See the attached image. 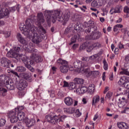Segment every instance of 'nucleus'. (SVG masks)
<instances>
[{"instance_id": "f257e3e1", "label": "nucleus", "mask_w": 129, "mask_h": 129, "mask_svg": "<svg viewBox=\"0 0 129 129\" xmlns=\"http://www.w3.org/2000/svg\"><path fill=\"white\" fill-rule=\"evenodd\" d=\"M25 24L21 25L20 29L22 31V34L26 36L27 38L31 39L32 38V42L34 44H39L42 42V37L40 34L35 33L36 31V27L33 24V20L28 18L25 22Z\"/></svg>"}, {"instance_id": "f03ea898", "label": "nucleus", "mask_w": 129, "mask_h": 129, "mask_svg": "<svg viewBox=\"0 0 129 129\" xmlns=\"http://www.w3.org/2000/svg\"><path fill=\"white\" fill-rule=\"evenodd\" d=\"M44 16H45L46 22L47 24H50L52 21L53 24L56 23V21H58L60 23L62 22H67L70 18V13H66L64 15L62 16L61 11L55 10L54 12L46 10L44 12Z\"/></svg>"}, {"instance_id": "7ed1b4c3", "label": "nucleus", "mask_w": 129, "mask_h": 129, "mask_svg": "<svg viewBox=\"0 0 129 129\" xmlns=\"http://www.w3.org/2000/svg\"><path fill=\"white\" fill-rule=\"evenodd\" d=\"M85 28V32L86 34H89L90 32H92V35L97 32V27L95 26V23L92 20H90L88 22H85L84 23Z\"/></svg>"}, {"instance_id": "20e7f679", "label": "nucleus", "mask_w": 129, "mask_h": 129, "mask_svg": "<svg viewBox=\"0 0 129 129\" xmlns=\"http://www.w3.org/2000/svg\"><path fill=\"white\" fill-rule=\"evenodd\" d=\"M21 51V47L19 46L14 47L12 49H11L8 52L6 56L8 58H14V59H16L18 60L19 59V52Z\"/></svg>"}, {"instance_id": "39448f33", "label": "nucleus", "mask_w": 129, "mask_h": 129, "mask_svg": "<svg viewBox=\"0 0 129 129\" xmlns=\"http://www.w3.org/2000/svg\"><path fill=\"white\" fill-rule=\"evenodd\" d=\"M56 63L59 65H61L60 67V70L62 73H67L69 70V67L68 66V61L59 58L57 60Z\"/></svg>"}, {"instance_id": "423d86ee", "label": "nucleus", "mask_w": 129, "mask_h": 129, "mask_svg": "<svg viewBox=\"0 0 129 129\" xmlns=\"http://www.w3.org/2000/svg\"><path fill=\"white\" fill-rule=\"evenodd\" d=\"M21 60L25 64V67L28 68V69H29L31 72H35V69L31 66V65L34 64V61H33L32 59L27 58L26 57H23L21 58Z\"/></svg>"}, {"instance_id": "0eeeda50", "label": "nucleus", "mask_w": 129, "mask_h": 129, "mask_svg": "<svg viewBox=\"0 0 129 129\" xmlns=\"http://www.w3.org/2000/svg\"><path fill=\"white\" fill-rule=\"evenodd\" d=\"M28 87V82L26 81V80H21L19 82L18 89L20 90L19 92V94L21 96H24L25 95V92H24L23 90Z\"/></svg>"}, {"instance_id": "6e6552de", "label": "nucleus", "mask_w": 129, "mask_h": 129, "mask_svg": "<svg viewBox=\"0 0 129 129\" xmlns=\"http://www.w3.org/2000/svg\"><path fill=\"white\" fill-rule=\"evenodd\" d=\"M12 63V60L7 57H3L0 59V66L4 68H10V64Z\"/></svg>"}, {"instance_id": "1a4fd4ad", "label": "nucleus", "mask_w": 129, "mask_h": 129, "mask_svg": "<svg viewBox=\"0 0 129 129\" xmlns=\"http://www.w3.org/2000/svg\"><path fill=\"white\" fill-rule=\"evenodd\" d=\"M4 86H5L7 89H9V90H14V89H15V83L12 80H8L5 82L2 87H4Z\"/></svg>"}, {"instance_id": "9d476101", "label": "nucleus", "mask_w": 129, "mask_h": 129, "mask_svg": "<svg viewBox=\"0 0 129 129\" xmlns=\"http://www.w3.org/2000/svg\"><path fill=\"white\" fill-rule=\"evenodd\" d=\"M10 15V11L7 8H3L2 6L0 5V19H3L7 16Z\"/></svg>"}, {"instance_id": "9b49d317", "label": "nucleus", "mask_w": 129, "mask_h": 129, "mask_svg": "<svg viewBox=\"0 0 129 129\" xmlns=\"http://www.w3.org/2000/svg\"><path fill=\"white\" fill-rule=\"evenodd\" d=\"M29 127L33 126L36 123V120L34 119H29L25 118V122Z\"/></svg>"}, {"instance_id": "f8f14e48", "label": "nucleus", "mask_w": 129, "mask_h": 129, "mask_svg": "<svg viewBox=\"0 0 129 129\" xmlns=\"http://www.w3.org/2000/svg\"><path fill=\"white\" fill-rule=\"evenodd\" d=\"M37 22L38 25H41L45 23V18L42 13H38L37 14Z\"/></svg>"}, {"instance_id": "ddd939ff", "label": "nucleus", "mask_w": 129, "mask_h": 129, "mask_svg": "<svg viewBox=\"0 0 129 129\" xmlns=\"http://www.w3.org/2000/svg\"><path fill=\"white\" fill-rule=\"evenodd\" d=\"M32 59L36 62V63H40L43 61V58L41 56H39L38 54L33 53L32 56Z\"/></svg>"}, {"instance_id": "4468645a", "label": "nucleus", "mask_w": 129, "mask_h": 129, "mask_svg": "<svg viewBox=\"0 0 129 129\" xmlns=\"http://www.w3.org/2000/svg\"><path fill=\"white\" fill-rule=\"evenodd\" d=\"M101 32L99 31H97L95 32L94 34L90 35V39H92V40H97L99 39L100 37H101Z\"/></svg>"}, {"instance_id": "2eb2a0df", "label": "nucleus", "mask_w": 129, "mask_h": 129, "mask_svg": "<svg viewBox=\"0 0 129 129\" xmlns=\"http://www.w3.org/2000/svg\"><path fill=\"white\" fill-rule=\"evenodd\" d=\"M74 102V101L73 100V99L70 97H68L64 98V103L68 106L73 105Z\"/></svg>"}, {"instance_id": "dca6fc26", "label": "nucleus", "mask_w": 129, "mask_h": 129, "mask_svg": "<svg viewBox=\"0 0 129 129\" xmlns=\"http://www.w3.org/2000/svg\"><path fill=\"white\" fill-rule=\"evenodd\" d=\"M25 115L26 114L24 112L20 111L17 112V117L20 121L23 120L25 122V119L27 118Z\"/></svg>"}, {"instance_id": "f3484780", "label": "nucleus", "mask_w": 129, "mask_h": 129, "mask_svg": "<svg viewBox=\"0 0 129 129\" xmlns=\"http://www.w3.org/2000/svg\"><path fill=\"white\" fill-rule=\"evenodd\" d=\"M74 29L77 32H81L83 29V25L80 23H77L74 25Z\"/></svg>"}, {"instance_id": "a211bd4d", "label": "nucleus", "mask_w": 129, "mask_h": 129, "mask_svg": "<svg viewBox=\"0 0 129 129\" xmlns=\"http://www.w3.org/2000/svg\"><path fill=\"white\" fill-rule=\"evenodd\" d=\"M6 77H7V75L5 74L0 75V87L3 86L4 83L8 81V80H6Z\"/></svg>"}, {"instance_id": "6ab92c4d", "label": "nucleus", "mask_w": 129, "mask_h": 129, "mask_svg": "<svg viewBox=\"0 0 129 129\" xmlns=\"http://www.w3.org/2000/svg\"><path fill=\"white\" fill-rule=\"evenodd\" d=\"M100 47H101V45L99 43H95L92 45H91V47L88 48L87 51L88 52H91L93 50V48H100Z\"/></svg>"}, {"instance_id": "aec40b11", "label": "nucleus", "mask_w": 129, "mask_h": 129, "mask_svg": "<svg viewBox=\"0 0 129 129\" xmlns=\"http://www.w3.org/2000/svg\"><path fill=\"white\" fill-rule=\"evenodd\" d=\"M17 113H18L17 111H16L15 109H14V110H12L9 112L8 116L10 118H12V117H14L18 116V114H17Z\"/></svg>"}, {"instance_id": "412c9836", "label": "nucleus", "mask_w": 129, "mask_h": 129, "mask_svg": "<svg viewBox=\"0 0 129 129\" xmlns=\"http://www.w3.org/2000/svg\"><path fill=\"white\" fill-rule=\"evenodd\" d=\"M117 125L120 129L128 128V124L124 122L117 123Z\"/></svg>"}, {"instance_id": "4be33fe9", "label": "nucleus", "mask_w": 129, "mask_h": 129, "mask_svg": "<svg viewBox=\"0 0 129 129\" xmlns=\"http://www.w3.org/2000/svg\"><path fill=\"white\" fill-rule=\"evenodd\" d=\"M92 7H97L99 8L101 6V0H94L91 3Z\"/></svg>"}, {"instance_id": "5701e85b", "label": "nucleus", "mask_w": 129, "mask_h": 129, "mask_svg": "<svg viewBox=\"0 0 129 129\" xmlns=\"http://www.w3.org/2000/svg\"><path fill=\"white\" fill-rule=\"evenodd\" d=\"M17 38L20 42V43H21V44H26V40H25V38L22 36V35L20 33H18L17 35Z\"/></svg>"}, {"instance_id": "b1692460", "label": "nucleus", "mask_w": 129, "mask_h": 129, "mask_svg": "<svg viewBox=\"0 0 129 129\" xmlns=\"http://www.w3.org/2000/svg\"><path fill=\"white\" fill-rule=\"evenodd\" d=\"M80 35L79 34L76 35L74 36H73L71 38V41L69 43V45H72V44H74V43H76V40L77 39H80Z\"/></svg>"}, {"instance_id": "393cba45", "label": "nucleus", "mask_w": 129, "mask_h": 129, "mask_svg": "<svg viewBox=\"0 0 129 129\" xmlns=\"http://www.w3.org/2000/svg\"><path fill=\"white\" fill-rule=\"evenodd\" d=\"M126 81H125V78L124 77H121L119 81L118 82V84L121 85V86H124L125 87V84Z\"/></svg>"}, {"instance_id": "a878e982", "label": "nucleus", "mask_w": 129, "mask_h": 129, "mask_svg": "<svg viewBox=\"0 0 129 129\" xmlns=\"http://www.w3.org/2000/svg\"><path fill=\"white\" fill-rule=\"evenodd\" d=\"M59 118H60L59 117H58V115H55L51 118V122L50 123H52V124H55V123H57L58 121H59Z\"/></svg>"}, {"instance_id": "bb28decb", "label": "nucleus", "mask_w": 129, "mask_h": 129, "mask_svg": "<svg viewBox=\"0 0 129 129\" xmlns=\"http://www.w3.org/2000/svg\"><path fill=\"white\" fill-rule=\"evenodd\" d=\"M92 61H89V62H88V61L87 62H81V68H85V67H90V65H91V64H92Z\"/></svg>"}, {"instance_id": "cd10ccee", "label": "nucleus", "mask_w": 129, "mask_h": 129, "mask_svg": "<svg viewBox=\"0 0 129 129\" xmlns=\"http://www.w3.org/2000/svg\"><path fill=\"white\" fill-rule=\"evenodd\" d=\"M74 81L76 84H83L84 83V80L79 78H75Z\"/></svg>"}, {"instance_id": "c85d7f7f", "label": "nucleus", "mask_w": 129, "mask_h": 129, "mask_svg": "<svg viewBox=\"0 0 129 129\" xmlns=\"http://www.w3.org/2000/svg\"><path fill=\"white\" fill-rule=\"evenodd\" d=\"M25 80L28 81V82H32L33 79H32V75L29 74H26L24 77Z\"/></svg>"}, {"instance_id": "c756f323", "label": "nucleus", "mask_w": 129, "mask_h": 129, "mask_svg": "<svg viewBox=\"0 0 129 129\" xmlns=\"http://www.w3.org/2000/svg\"><path fill=\"white\" fill-rule=\"evenodd\" d=\"M13 129H25V128L24 126L22 125V122H18L17 125L14 126Z\"/></svg>"}, {"instance_id": "7c9ffc66", "label": "nucleus", "mask_w": 129, "mask_h": 129, "mask_svg": "<svg viewBox=\"0 0 129 129\" xmlns=\"http://www.w3.org/2000/svg\"><path fill=\"white\" fill-rule=\"evenodd\" d=\"M74 66L75 68H77V69L80 68V66H81V61L79 60H76L74 62Z\"/></svg>"}, {"instance_id": "2f4dec72", "label": "nucleus", "mask_w": 129, "mask_h": 129, "mask_svg": "<svg viewBox=\"0 0 129 129\" xmlns=\"http://www.w3.org/2000/svg\"><path fill=\"white\" fill-rule=\"evenodd\" d=\"M16 71L18 72H26V68L23 66L18 67L16 68Z\"/></svg>"}, {"instance_id": "473e14b6", "label": "nucleus", "mask_w": 129, "mask_h": 129, "mask_svg": "<svg viewBox=\"0 0 129 129\" xmlns=\"http://www.w3.org/2000/svg\"><path fill=\"white\" fill-rule=\"evenodd\" d=\"M77 85L75 83H70V85L69 86V89L70 90H73V89H77Z\"/></svg>"}, {"instance_id": "72a5a7b5", "label": "nucleus", "mask_w": 129, "mask_h": 129, "mask_svg": "<svg viewBox=\"0 0 129 129\" xmlns=\"http://www.w3.org/2000/svg\"><path fill=\"white\" fill-rule=\"evenodd\" d=\"M37 30V31H39V32H41V33H43V34H46V30H45V29H44L43 26H42L41 25H39V26Z\"/></svg>"}, {"instance_id": "f704fd0d", "label": "nucleus", "mask_w": 129, "mask_h": 129, "mask_svg": "<svg viewBox=\"0 0 129 129\" xmlns=\"http://www.w3.org/2000/svg\"><path fill=\"white\" fill-rule=\"evenodd\" d=\"M74 109H70L69 108H64V111L67 113H74Z\"/></svg>"}, {"instance_id": "c9c22d12", "label": "nucleus", "mask_w": 129, "mask_h": 129, "mask_svg": "<svg viewBox=\"0 0 129 129\" xmlns=\"http://www.w3.org/2000/svg\"><path fill=\"white\" fill-rule=\"evenodd\" d=\"M18 120V116H15V117L10 118V121L12 123H15V122H17Z\"/></svg>"}, {"instance_id": "e433bc0d", "label": "nucleus", "mask_w": 129, "mask_h": 129, "mask_svg": "<svg viewBox=\"0 0 129 129\" xmlns=\"http://www.w3.org/2000/svg\"><path fill=\"white\" fill-rule=\"evenodd\" d=\"M95 99V102H94V100ZM100 99V98L99 97V96L97 95L96 96V98H93V102H92V105H94L95 103H97L99 101Z\"/></svg>"}, {"instance_id": "4c0bfd02", "label": "nucleus", "mask_w": 129, "mask_h": 129, "mask_svg": "<svg viewBox=\"0 0 129 129\" xmlns=\"http://www.w3.org/2000/svg\"><path fill=\"white\" fill-rule=\"evenodd\" d=\"M121 10V6H117L115 9H114V14L120 13Z\"/></svg>"}, {"instance_id": "58836bf2", "label": "nucleus", "mask_w": 129, "mask_h": 129, "mask_svg": "<svg viewBox=\"0 0 129 129\" xmlns=\"http://www.w3.org/2000/svg\"><path fill=\"white\" fill-rule=\"evenodd\" d=\"M112 92H108L106 95V96H105V98L106 99H111V97H112Z\"/></svg>"}, {"instance_id": "ea45409f", "label": "nucleus", "mask_w": 129, "mask_h": 129, "mask_svg": "<svg viewBox=\"0 0 129 129\" xmlns=\"http://www.w3.org/2000/svg\"><path fill=\"white\" fill-rule=\"evenodd\" d=\"M80 70L82 71V72H83V73L89 74V68H81Z\"/></svg>"}, {"instance_id": "a19ab883", "label": "nucleus", "mask_w": 129, "mask_h": 129, "mask_svg": "<svg viewBox=\"0 0 129 129\" xmlns=\"http://www.w3.org/2000/svg\"><path fill=\"white\" fill-rule=\"evenodd\" d=\"M94 89H95V88H94V85H90V86L88 87V90H89L90 92H94Z\"/></svg>"}, {"instance_id": "79ce46f5", "label": "nucleus", "mask_w": 129, "mask_h": 129, "mask_svg": "<svg viewBox=\"0 0 129 129\" xmlns=\"http://www.w3.org/2000/svg\"><path fill=\"white\" fill-rule=\"evenodd\" d=\"M16 10H17L18 12H19V11H20V8H19V6L12 7L10 9V11H11V12H12V13H14V12H15L16 11Z\"/></svg>"}, {"instance_id": "37998d69", "label": "nucleus", "mask_w": 129, "mask_h": 129, "mask_svg": "<svg viewBox=\"0 0 129 129\" xmlns=\"http://www.w3.org/2000/svg\"><path fill=\"white\" fill-rule=\"evenodd\" d=\"M58 117H59V121H63V120H64V119H65V118H66V117H67V116L65 115H63L62 116L59 114L58 115Z\"/></svg>"}, {"instance_id": "c03bdc74", "label": "nucleus", "mask_w": 129, "mask_h": 129, "mask_svg": "<svg viewBox=\"0 0 129 129\" xmlns=\"http://www.w3.org/2000/svg\"><path fill=\"white\" fill-rule=\"evenodd\" d=\"M103 63L104 64V70H107V69H108V64H107V62H106V60L104 59L103 61Z\"/></svg>"}, {"instance_id": "a18cd8bd", "label": "nucleus", "mask_w": 129, "mask_h": 129, "mask_svg": "<svg viewBox=\"0 0 129 129\" xmlns=\"http://www.w3.org/2000/svg\"><path fill=\"white\" fill-rule=\"evenodd\" d=\"M6 119L1 118L0 119V126H3V125H5L6 124Z\"/></svg>"}, {"instance_id": "49530a36", "label": "nucleus", "mask_w": 129, "mask_h": 129, "mask_svg": "<svg viewBox=\"0 0 129 129\" xmlns=\"http://www.w3.org/2000/svg\"><path fill=\"white\" fill-rule=\"evenodd\" d=\"M45 119L47 121L49 122V123H51V120H52V116L50 115H46L45 116Z\"/></svg>"}, {"instance_id": "de8ad7c7", "label": "nucleus", "mask_w": 129, "mask_h": 129, "mask_svg": "<svg viewBox=\"0 0 129 129\" xmlns=\"http://www.w3.org/2000/svg\"><path fill=\"white\" fill-rule=\"evenodd\" d=\"M74 111L76 115H77V116H80V115H81V112H80V111H79V109H77L76 110H75V109H74Z\"/></svg>"}, {"instance_id": "09e8293b", "label": "nucleus", "mask_w": 129, "mask_h": 129, "mask_svg": "<svg viewBox=\"0 0 129 129\" xmlns=\"http://www.w3.org/2000/svg\"><path fill=\"white\" fill-rule=\"evenodd\" d=\"M120 74H125V75H128L129 76V72L128 71H127V70H123L122 71H121L120 72Z\"/></svg>"}, {"instance_id": "8fccbe9b", "label": "nucleus", "mask_w": 129, "mask_h": 129, "mask_svg": "<svg viewBox=\"0 0 129 129\" xmlns=\"http://www.w3.org/2000/svg\"><path fill=\"white\" fill-rule=\"evenodd\" d=\"M124 12L126 13L127 17H129V9L127 7L124 8Z\"/></svg>"}, {"instance_id": "3c124183", "label": "nucleus", "mask_w": 129, "mask_h": 129, "mask_svg": "<svg viewBox=\"0 0 129 129\" xmlns=\"http://www.w3.org/2000/svg\"><path fill=\"white\" fill-rule=\"evenodd\" d=\"M129 94V89L124 87V90L122 92V94Z\"/></svg>"}, {"instance_id": "603ef678", "label": "nucleus", "mask_w": 129, "mask_h": 129, "mask_svg": "<svg viewBox=\"0 0 129 129\" xmlns=\"http://www.w3.org/2000/svg\"><path fill=\"white\" fill-rule=\"evenodd\" d=\"M11 73L13 74L15 76V77H18V78H20V75L19 74L17 73V72H15V71L12 70Z\"/></svg>"}, {"instance_id": "864d4df0", "label": "nucleus", "mask_w": 129, "mask_h": 129, "mask_svg": "<svg viewBox=\"0 0 129 129\" xmlns=\"http://www.w3.org/2000/svg\"><path fill=\"white\" fill-rule=\"evenodd\" d=\"M118 106L120 108H121L124 106V103L122 101H121L120 102L118 103Z\"/></svg>"}, {"instance_id": "5fc2aeb1", "label": "nucleus", "mask_w": 129, "mask_h": 129, "mask_svg": "<svg viewBox=\"0 0 129 129\" xmlns=\"http://www.w3.org/2000/svg\"><path fill=\"white\" fill-rule=\"evenodd\" d=\"M1 91H2V93H3V96L6 95V93H7V92H8V90H7V89H6L4 88H2L1 89Z\"/></svg>"}, {"instance_id": "6e6d98bb", "label": "nucleus", "mask_w": 129, "mask_h": 129, "mask_svg": "<svg viewBox=\"0 0 129 129\" xmlns=\"http://www.w3.org/2000/svg\"><path fill=\"white\" fill-rule=\"evenodd\" d=\"M80 90L81 91V93H84L85 92H86L87 90L85 88V87H83L80 89Z\"/></svg>"}, {"instance_id": "4d7b16f0", "label": "nucleus", "mask_w": 129, "mask_h": 129, "mask_svg": "<svg viewBox=\"0 0 129 129\" xmlns=\"http://www.w3.org/2000/svg\"><path fill=\"white\" fill-rule=\"evenodd\" d=\"M15 109L16 111H17V112H19V110H23V109H24V107L23 106L19 107L17 108H15Z\"/></svg>"}, {"instance_id": "13d9d810", "label": "nucleus", "mask_w": 129, "mask_h": 129, "mask_svg": "<svg viewBox=\"0 0 129 129\" xmlns=\"http://www.w3.org/2000/svg\"><path fill=\"white\" fill-rule=\"evenodd\" d=\"M124 67L125 68V70H127V71H128V70H129V62H126L124 64Z\"/></svg>"}, {"instance_id": "bf43d9fd", "label": "nucleus", "mask_w": 129, "mask_h": 129, "mask_svg": "<svg viewBox=\"0 0 129 129\" xmlns=\"http://www.w3.org/2000/svg\"><path fill=\"white\" fill-rule=\"evenodd\" d=\"M63 87H69L70 84L68 82H66V81H63Z\"/></svg>"}, {"instance_id": "052dcab7", "label": "nucleus", "mask_w": 129, "mask_h": 129, "mask_svg": "<svg viewBox=\"0 0 129 129\" xmlns=\"http://www.w3.org/2000/svg\"><path fill=\"white\" fill-rule=\"evenodd\" d=\"M69 32H70V29H69V28H67L64 30V33L66 35H67V34H68Z\"/></svg>"}, {"instance_id": "680f3d73", "label": "nucleus", "mask_w": 129, "mask_h": 129, "mask_svg": "<svg viewBox=\"0 0 129 129\" xmlns=\"http://www.w3.org/2000/svg\"><path fill=\"white\" fill-rule=\"evenodd\" d=\"M82 61L83 62H87L88 61H89L88 57H83Z\"/></svg>"}, {"instance_id": "e2e57ef3", "label": "nucleus", "mask_w": 129, "mask_h": 129, "mask_svg": "<svg viewBox=\"0 0 129 129\" xmlns=\"http://www.w3.org/2000/svg\"><path fill=\"white\" fill-rule=\"evenodd\" d=\"M115 26H116V27L118 29H121V28H123V25L121 24H117L115 25Z\"/></svg>"}, {"instance_id": "0e129e2a", "label": "nucleus", "mask_w": 129, "mask_h": 129, "mask_svg": "<svg viewBox=\"0 0 129 129\" xmlns=\"http://www.w3.org/2000/svg\"><path fill=\"white\" fill-rule=\"evenodd\" d=\"M118 47H119V49H120V50H121V49H123V48H124L123 47V45L122 44H121V42H120L118 44Z\"/></svg>"}, {"instance_id": "69168bd1", "label": "nucleus", "mask_w": 129, "mask_h": 129, "mask_svg": "<svg viewBox=\"0 0 129 129\" xmlns=\"http://www.w3.org/2000/svg\"><path fill=\"white\" fill-rule=\"evenodd\" d=\"M87 47L86 45H85V43L83 44L82 45H81L80 47L81 48L82 50H84Z\"/></svg>"}, {"instance_id": "338daca9", "label": "nucleus", "mask_w": 129, "mask_h": 129, "mask_svg": "<svg viewBox=\"0 0 129 129\" xmlns=\"http://www.w3.org/2000/svg\"><path fill=\"white\" fill-rule=\"evenodd\" d=\"M78 47V44H74L73 45V49H74V50H75V49H76V48Z\"/></svg>"}, {"instance_id": "774afa93", "label": "nucleus", "mask_w": 129, "mask_h": 129, "mask_svg": "<svg viewBox=\"0 0 129 129\" xmlns=\"http://www.w3.org/2000/svg\"><path fill=\"white\" fill-rule=\"evenodd\" d=\"M125 61H126L127 62H128L129 61V54L126 55L125 57Z\"/></svg>"}]
</instances>
